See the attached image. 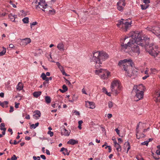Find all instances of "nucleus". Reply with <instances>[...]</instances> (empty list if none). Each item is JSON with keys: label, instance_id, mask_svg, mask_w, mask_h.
<instances>
[{"label": "nucleus", "instance_id": "09e8293b", "mask_svg": "<svg viewBox=\"0 0 160 160\" xmlns=\"http://www.w3.org/2000/svg\"><path fill=\"white\" fill-rule=\"evenodd\" d=\"M143 2L144 3L149 4L150 3V0H143Z\"/></svg>", "mask_w": 160, "mask_h": 160}, {"label": "nucleus", "instance_id": "a211bd4d", "mask_svg": "<svg viewBox=\"0 0 160 160\" xmlns=\"http://www.w3.org/2000/svg\"><path fill=\"white\" fill-rule=\"evenodd\" d=\"M102 73H103V75L101 76V78L102 79H104L107 78L110 76V72L106 69L105 71H104V72H102Z\"/></svg>", "mask_w": 160, "mask_h": 160}, {"label": "nucleus", "instance_id": "1a4fd4ad", "mask_svg": "<svg viewBox=\"0 0 160 160\" xmlns=\"http://www.w3.org/2000/svg\"><path fill=\"white\" fill-rule=\"evenodd\" d=\"M146 50L150 54L154 57H157L159 53L158 51L154 50L151 46H149L148 48H147Z\"/></svg>", "mask_w": 160, "mask_h": 160}, {"label": "nucleus", "instance_id": "ea45409f", "mask_svg": "<svg viewBox=\"0 0 160 160\" xmlns=\"http://www.w3.org/2000/svg\"><path fill=\"white\" fill-rule=\"evenodd\" d=\"M48 13L49 14H54L55 13V11L54 9H52V10H49L48 11Z\"/></svg>", "mask_w": 160, "mask_h": 160}, {"label": "nucleus", "instance_id": "f03ea898", "mask_svg": "<svg viewBox=\"0 0 160 160\" xmlns=\"http://www.w3.org/2000/svg\"><path fill=\"white\" fill-rule=\"evenodd\" d=\"M92 55L93 57L91 60L95 63V68H98L101 67L102 62L109 58V55L103 51H94L93 52Z\"/></svg>", "mask_w": 160, "mask_h": 160}, {"label": "nucleus", "instance_id": "b1692460", "mask_svg": "<svg viewBox=\"0 0 160 160\" xmlns=\"http://www.w3.org/2000/svg\"><path fill=\"white\" fill-rule=\"evenodd\" d=\"M154 100L156 102L160 101V92H157L154 95Z\"/></svg>", "mask_w": 160, "mask_h": 160}, {"label": "nucleus", "instance_id": "39448f33", "mask_svg": "<svg viewBox=\"0 0 160 160\" xmlns=\"http://www.w3.org/2000/svg\"><path fill=\"white\" fill-rule=\"evenodd\" d=\"M148 30L152 32L160 39V25L147 28Z\"/></svg>", "mask_w": 160, "mask_h": 160}, {"label": "nucleus", "instance_id": "f704fd0d", "mask_svg": "<svg viewBox=\"0 0 160 160\" xmlns=\"http://www.w3.org/2000/svg\"><path fill=\"white\" fill-rule=\"evenodd\" d=\"M141 8L142 10H145L149 6V4L144 3V4L141 5Z\"/></svg>", "mask_w": 160, "mask_h": 160}, {"label": "nucleus", "instance_id": "cd10ccee", "mask_svg": "<svg viewBox=\"0 0 160 160\" xmlns=\"http://www.w3.org/2000/svg\"><path fill=\"white\" fill-rule=\"evenodd\" d=\"M0 129L1 130L3 131L2 132H3V133L4 134V133H5L6 131V129L5 128V124L3 123H1L0 124Z\"/></svg>", "mask_w": 160, "mask_h": 160}, {"label": "nucleus", "instance_id": "0eeeda50", "mask_svg": "<svg viewBox=\"0 0 160 160\" xmlns=\"http://www.w3.org/2000/svg\"><path fill=\"white\" fill-rule=\"evenodd\" d=\"M132 93L135 94V100L138 101L143 98L144 93L143 91H134L132 90Z\"/></svg>", "mask_w": 160, "mask_h": 160}, {"label": "nucleus", "instance_id": "49530a36", "mask_svg": "<svg viewBox=\"0 0 160 160\" xmlns=\"http://www.w3.org/2000/svg\"><path fill=\"white\" fill-rule=\"evenodd\" d=\"M148 144V141H144V142H143L141 143V144L142 145H146V146H147Z\"/></svg>", "mask_w": 160, "mask_h": 160}, {"label": "nucleus", "instance_id": "58836bf2", "mask_svg": "<svg viewBox=\"0 0 160 160\" xmlns=\"http://www.w3.org/2000/svg\"><path fill=\"white\" fill-rule=\"evenodd\" d=\"M39 125V123L37 122L35 124H32L30 126V128H36L37 127H38Z\"/></svg>", "mask_w": 160, "mask_h": 160}, {"label": "nucleus", "instance_id": "e2e57ef3", "mask_svg": "<svg viewBox=\"0 0 160 160\" xmlns=\"http://www.w3.org/2000/svg\"><path fill=\"white\" fill-rule=\"evenodd\" d=\"M156 153L158 155H160V150H157L156 152Z\"/></svg>", "mask_w": 160, "mask_h": 160}, {"label": "nucleus", "instance_id": "72a5a7b5", "mask_svg": "<svg viewBox=\"0 0 160 160\" xmlns=\"http://www.w3.org/2000/svg\"><path fill=\"white\" fill-rule=\"evenodd\" d=\"M151 73L153 74H155L157 73L158 72V70L154 68H151L150 69Z\"/></svg>", "mask_w": 160, "mask_h": 160}, {"label": "nucleus", "instance_id": "3c124183", "mask_svg": "<svg viewBox=\"0 0 160 160\" xmlns=\"http://www.w3.org/2000/svg\"><path fill=\"white\" fill-rule=\"evenodd\" d=\"M9 3L11 5H12V7L13 8H16V7H17L16 6L15 4H13V2L12 1H10L9 2Z\"/></svg>", "mask_w": 160, "mask_h": 160}, {"label": "nucleus", "instance_id": "aec40b11", "mask_svg": "<svg viewBox=\"0 0 160 160\" xmlns=\"http://www.w3.org/2000/svg\"><path fill=\"white\" fill-rule=\"evenodd\" d=\"M97 69L95 71V73L96 75H99L100 78H101V76L102 75H103V73H102V72H103L104 71H105L106 69H98V68H96Z\"/></svg>", "mask_w": 160, "mask_h": 160}, {"label": "nucleus", "instance_id": "a19ab883", "mask_svg": "<svg viewBox=\"0 0 160 160\" xmlns=\"http://www.w3.org/2000/svg\"><path fill=\"white\" fill-rule=\"evenodd\" d=\"M38 24V22H34L32 23H30V28L32 29L33 26L37 25Z\"/></svg>", "mask_w": 160, "mask_h": 160}, {"label": "nucleus", "instance_id": "20e7f679", "mask_svg": "<svg viewBox=\"0 0 160 160\" xmlns=\"http://www.w3.org/2000/svg\"><path fill=\"white\" fill-rule=\"evenodd\" d=\"M132 64L133 62L131 59H124L120 60L118 63V65L120 66H122L124 70L126 72L129 69L132 68Z\"/></svg>", "mask_w": 160, "mask_h": 160}, {"label": "nucleus", "instance_id": "4d7b16f0", "mask_svg": "<svg viewBox=\"0 0 160 160\" xmlns=\"http://www.w3.org/2000/svg\"><path fill=\"white\" fill-rule=\"evenodd\" d=\"M107 117H108V118L109 119V118H111L112 117V114H111L108 113V114Z\"/></svg>", "mask_w": 160, "mask_h": 160}, {"label": "nucleus", "instance_id": "423d86ee", "mask_svg": "<svg viewBox=\"0 0 160 160\" xmlns=\"http://www.w3.org/2000/svg\"><path fill=\"white\" fill-rule=\"evenodd\" d=\"M32 5L35 4V7L36 8H38L41 9L42 10L45 12L44 10H43L42 8H45L47 6V4L46 3L45 1L43 0H40L39 2L37 1L35 2H33L32 3Z\"/></svg>", "mask_w": 160, "mask_h": 160}, {"label": "nucleus", "instance_id": "f257e3e1", "mask_svg": "<svg viewBox=\"0 0 160 160\" xmlns=\"http://www.w3.org/2000/svg\"><path fill=\"white\" fill-rule=\"evenodd\" d=\"M142 33L138 31H132L129 34V38L131 37L127 44H121V50L122 52H128L132 56H137L140 52L138 45L145 46L148 45L149 38L147 36L141 37Z\"/></svg>", "mask_w": 160, "mask_h": 160}, {"label": "nucleus", "instance_id": "774afa93", "mask_svg": "<svg viewBox=\"0 0 160 160\" xmlns=\"http://www.w3.org/2000/svg\"><path fill=\"white\" fill-rule=\"evenodd\" d=\"M25 139L27 140H29L31 139V138L29 137L26 136L25 138Z\"/></svg>", "mask_w": 160, "mask_h": 160}, {"label": "nucleus", "instance_id": "7c9ffc66", "mask_svg": "<svg viewBox=\"0 0 160 160\" xmlns=\"http://www.w3.org/2000/svg\"><path fill=\"white\" fill-rule=\"evenodd\" d=\"M41 92L40 91L35 92L33 93V95L34 97L37 98L41 95Z\"/></svg>", "mask_w": 160, "mask_h": 160}, {"label": "nucleus", "instance_id": "69168bd1", "mask_svg": "<svg viewBox=\"0 0 160 160\" xmlns=\"http://www.w3.org/2000/svg\"><path fill=\"white\" fill-rule=\"evenodd\" d=\"M46 153H47V155H50V152L48 150L46 149Z\"/></svg>", "mask_w": 160, "mask_h": 160}, {"label": "nucleus", "instance_id": "de8ad7c7", "mask_svg": "<svg viewBox=\"0 0 160 160\" xmlns=\"http://www.w3.org/2000/svg\"><path fill=\"white\" fill-rule=\"evenodd\" d=\"M146 70L144 71V74H146V75H149V72H148V68H146Z\"/></svg>", "mask_w": 160, "mask_h": 160}, {"label": "nucleus", "instance_id": "9d476101", "mask_svg": "<svg viewBox=\"0 0 160 160\" xmlns=\"http://www.w3.org/2000/svg\"><path fill=\"white\" fill-rule=\"evenodd\" d=\"M132 67L130 69H129L127 71L125 72V75L129 77H131L132 76L137 75L138 73L137 71L135 69L132 70Z\"/></svg>", "mask_w": 160, "mask_h": 160}, {"label": "nucleus", "instance_id": "c03bdc74", "mask_svg": "<svg viewBox=\"0 0 160 160\" xmlns=\"http://www.w3.org/2000/svg\"><path fill=\"white\" fill-rule=\"evenodd\" d=\"M65 80H66V84L69 85L70 87H71L72 86L71 82H70V81L68 80L67 79H65Z\"/></svg>", "mask_w": 160, "mask_h": 160}, {"label": "nucleus", "instance_id": "c9c22d12", "mask_svg": "<svg viewBox=\"0 0 160 160\" xmlns=\"http://www.w3.org/2000/svg\"><path fill=\"white\" fill-rule=\"evenodd\" d=\"M8 102L7 101H5L3 102H2L1 106L3 108H7L8 107Z\"/></svg>", "mask_w": 160, "mask_h": 160}, {"label": "nucleus", "instance_id": "c85d7f7f", "mask_svg": "<svg viewBox=\"0 0 160 160\" xmlns=\"http://www.w3.org/2000/svg\"><path fill=\"white\" fill-rule=\"evenodd\" d=\"M16 16L15 15H13L12 14H10L8 15L9 18L10 19L11 21L13 22H15V19L16 18Z\"/></svg>", "mask_w": 160, "mask_h": 160}, {"label": "nucleus", "instance_id": "79ce46f5", "mask_svg": "<svg viewBox=\"0 0 160 160\" xmlns=\"http://www.w3.org/2000/svg\"><path fill=\"white\" fill-rule=\"evenodd\" d=\"M108 106L109 108H111L113 106V103L111 101H109L108 102Z\"/></svg>", "mask_w": 160, "mask_h": 160}, {"label": "nucleus", "instance_id": "6e6552de", "mask_svg": "<svg viewBox=\"0 0 160 160\" xmlns=\"http://www.w3.org/2000/svg\"><path fill=\"white\" fill-rule=\"evenodd\" d=\"M125 5V0H119L117 3L118 9L120 11H122Z\"/></svg>", "mask_w": 160, "mask_h": 160}, {"label": "nucleus", "instance_id": "e433bc0d", "mask_svg": "<svg viewBox=\"0 0 160 160\" xmlns=\"http://www.w3.org/2000/svg\"><path fill=\"white\" fill-rule=\"evenodd\" d=\"M3 50L0 52V56H2L5 55L6 52V48L4 47H2Z\"/></svg>", "mask_w": 160, "mask_h": 160}, {"label": "nucleus", "instance_id": "bf43d9fd", "mask_svg": "<svg viewBox=\"0 0 160 160\" xmlns=\"http://www.w3.org/2000/svg\"><path fill=\"white\" fill-rule=\"evenodd\" d=\"M19 103H15V107L16 108H18L19 107Z\"/></svg>", "mask_w": 160, "mask_h": 160}, {"label": "nucleus", "instance_id": "8fccbe9b", "mask_svg": "<svg viewBox=\"0 0 160 160\" xmlns=\"http://www.w3.org/2000/svg\"><path fill=\"white\" fill-rule=\"evenodd\" d=\"M11 158L12 160H16L17 159V158L15 155H13Z\"/></svg>", "mask_w": 160, "mask_h": 160}, {"label": "nucleus", "instance_id": "13d9d810", "mask_svg": "<svg viewBox=\"0 0 160 160\" xmlns=\"http://www.w3.org/2000/svg\"><path fill=\"white\" fill-rule=\"evenodd\" d=\"M149 75H146L145 76H144V77H143L142 78V79L143 80H145L146 78H147L148 77H149Z\"/></svg>", "mask_w": 160, "mask_h": 160}, {"label": "nucleus", "instance_id": "7ed1b4c3", "mask_svg": "<svg viewBox=\"0 0 160 160\" xmlns=\"http://www.w3.org/2000/svg\"><path fill=\"white\" fill-rule=\"evenodd\" d=\"M117 27L122 31L126 32L127 31L128 28L131 27L132 21L130 19L125 20L121 19V20L117 21Z\"/></svg>", "mask_w": 160, "mask_h": 160}, {"label": "nucleus", "instance_id": "393cba45", "mask_svg": "<svg viewBox=\"0 0 160 160\" xmlns=\"http://www.w3.org/2000/svg\"><path fill=\"white\" fill-rule=\"evenodd\" d=\"M60 152H62V153L64 155H68L69 154V152H68V150L67 148H61Z\"/></svg>", "mask_w": 160, "mask_h": 160}, {"label": "nucleus", "instance_id": "6ab92c4d", "mask_svg": "<svg viewBox=\"0 0 160 160\" xmlns=\"http://www.w3.org/2000/svg\"><path fill=\"white\" fill-rule=\"evenodd\" d=\"M86 106L88 108L91 109H93L95 108V104L93 102L87 101L85 102Z\"/></svg>", "mask_w": 160, "mask_h": 160}, {"label": "nucleus", "instance_id": "680f3d73", "mask_svg": "<svg viewBox=\"0 0 160 160\" xmlns=\"http://www.w3.org/2000/svg\"><path fill=\"white\" fill-rule=\"evenodd\" d=\"M8 132H11V135L12 134L13 132L12 129L9 128L8 129Z\"/></svg>", "mask_w": 160, "mask_h": 160}, {"label": "nucleus", "instance_id": "bb28decb", "mask_svg": "<svg viewBox=\"0 0 160 160\" xmlns=\"http://www.w3.org/2000/svg\"><path fill=\"white\" fill-rule=\"evenodd\" d=\"M78 142V141L74 139H70L68 142L67 143L69 144H71L72 145H75L77 144Z\"/></svg>", "mask_w": 160, "mask_h": 160}, {"label": "nucleus", "instance_id": "dca6fc26", "mask_svg": "<svg viewBox=\"0 0 160 160\" xmlns=\"http://www.w3.org/2000/svg\"><path fill=\"white\" fill-rule=\"evenodd\" d=\"M141 124H142V128H143L145 127L146 125V123H142L141 122H139L137 124L136 128V138L138 139H139L141 137H140L138 136V134L139 133V130H138V128L139 127V125Z\"/></svg>", "mask_w": 160, "mask_h": 160}, {"label": "nucleus", "instance_id": "a18cd8bd", "mask_svg": "<svg viewBox=\"0 0 160 160\" xmlns=\"http://www.w3.org/2000/svg\"><path fill=\"white\" fill-rule=\"evenodd\" d=\"M47 133L48 134L50 135L51 137H52L53 135V132L51 131H48Z\"/></svg>", "mask_w": 160, "mask_h": 160}, {"label": "nucleus", "instance_id": "338daca9", "mask_svg": "<svg viewBox=\"0 0 160 160\" xmlns=\"http://www.w3.org/2000/svg\"><path fill=\"white\" fill-rule=\"evenodd\" d=\"M108 152H110L112 151V148L110 146H109L108 147Z\"/></svg>", "mask_w": 160, "mask_h": 160}, {"label": "nucleus", "instance_id": "9b49d317", "mask_svg": "<svg viewBox=\"0 0 160 160\" xmlns=\"http://www.w3.org/2000/svg\"><path fill=\"white\" fill-rule=\"evenodd\" d=\"M120 144L121 143L120 142L118 143L116 140H115L114 141V146L116 148L117 152H118V156L120 155V154L118 152H121L122 150V147L120 145Z\"/></svg>", "mask_w": 160, "mask_h": 160}, {"label": "nucleus", "instance_id": "473e14b6", "mask_svg": "<svg viewBox=\"0 0 160 160\" xmlns=\"http://www.w3.org/2000/svg\"><path fill=\"white\" fill-rule=\"evenodd\" d=\"M45 101L46 103L47 104L50 103L51 102V99L49 96H45Z\"/></svg>", "mask_w": 160, "mask_h": 160}, {"label": "nucleus", "instance_id": "4c0bfd02", "mask_svg": "<svg viewBox=\"0 0 160 160\" xmlns=\"http://www.w3.org/2000/svg\"><path fill=\"white\" fill-rule=\"evenodd\" d=\"M22 21L24 23L28 24L29 23V18L27 17L24 18L22 19Z\"/></svg>", "mask_w": 160, "mask_h": 160}, {"label": "nucleus", "instance_id": "6e6d98bb", "mask_svg": "<svg viewBox=\"0 0 160 160\" xmlns=\"http://www.w3.org/2000/svg\"><path fill=\"white\" fill-rule=\"evenodd\" d=\"M13 107L12 106H10V110H9V112H13Z\"/></svg>", "mask_w": 160, "mask_h": 160}, {"label": "nucleus", "instance_id": "603ef678", "mask_svg": "<svg viewBox=\"0 0 160 160\" xmlns=\"http://www.w3.org/2000/svg\"><path fill=\"white\" fill-rule=\"evenodd\" d=\"M115 131L116 132L117 134L119 135V136H120V135H119L120 134V131L118 129V128H116L115 129Z\"/></svg>", "mask_w": 160, "mask_h": 160}, {"label": "nucleus", "instance_id": "37998d69", "mask_svg": "<svg viewBox=\"0 0 160 160\" xmlns=\"http://www.w3.org/2000/svg\"><path fill=\"white\" fill-rule=\"evenodd\" d=\"M41 77L42 78L43 80H45L46 78L47 77L46 75L44 73H42L41 75Z\"/></svg>", "mask_w": 160, "mask_h": 160}, {"label": "nucleus", "instance_id": "f8f14e48", "mask_svg": "<svg viewBox=\"0 0 160 160\" xmlns=\"http://www.w3.org/2000/svg\"><path fill=\"white\" fill-rule=\"evenodd\" d=\"M145 89V88L143 85L140 84L138 85H134L132 90L134 91H143Z\"/></svg>", "mask_w": 160, "mask_h": 160}, {"label": "nucleus", "instance_id": "0e129e2a", "mask_svg": "<svg viewBox=\"0 0 160 160\" xmlns=\"http://www.w3.org/2000/svg\"><path fill=\"white\" fill-rule=\"evenodd\" d=\"M82 92L83 93L85 94L86 95L87 94V93H86V92L84 88H83L82 89Z\"/></svg>", "mask_w": 160, "mask_h": 160}, {"label": "nucleus", "instance_id": "412c9836", "mask_svg": "<svg viewBox=\"0 0 160 160\" xmlns=\"http://www.w3.org/2000/svg\"><path fill=\"white\" fill-rule=\"evenodd\" d=\"M34 113L35 114L33 116V118L35 119H38L41 116L40 112L39 110H37L34 111Z\"/></svg>", "mask_w": 160, "mask_h": 160}, {"label": "nucleus", "instance_id": "2eb2a0df", "mask_svg": "<svg viewBox=\"0 0 160 160\" xmlns=\"http://www.w3.org/2000/svg\"><path fill=\"white\" fill-rule=\"evenodd\" d=\"M57 48L58 50L61 51H63L67 49V48L65 46L64 44L62 42H60L58 44Z\"/></svg>", "mask_w": 160, "mask_h": 160}, {"label": "nucleus", "instance_id": "4468645a", "mask_svg": "<svg viewBox=\"0 0 160 160\" xmlns=\"http://www.w3.org/2000/svg\"><path fill=\"white\" fill-rule=\"evenodd\" d=\"M121 86H118L116 88H111V91L115 95H117L119 93L121 90Z\"/></svg>", "mask_w": 160, "mask_h": 160}, {"label": "nucleus", "instance_id": "4be33fe9", "mask_svg": "<svg viewBox=\"0 0 160 160\" xmlns=\"http://www.w3.org/2000/svg\"><path fill=\"white\" fill-rule=\"evenodd\" d=\"M130 148L131 147L129 142H125L123 146V148L124 149V151H125L126 149H127L126 153H128V151L130 149Z\"/></svg>", "mask_w": 160, "mask_h": 160}, {"label": "nucleus", "instance_id": "5701e85b", "mask_svg": "<svg viewBox=\"0 0 160 160\" xmlns=\"http://www.w3.org/2000/svg\"><path fill=\"white\" fill-rule=\"evenodd\" d=\"M61 133L62 135H63L65 136H69L70 133V132L67 130L64 127L61 130Z\"/></svg>", "mask_w": 160, "mask_h": 160}, {"label": "nucleus", "instance_id": "a878e982", "mask_svg": "<svg viewBox=\"0 0 160 160\" xmlns=\"http://www.w3.org/2000/svg\"><path fill=\"white\" fill-rule=\"evenodd\" d=\"M23 88V85L21 82H19L17 85L16 89L18 91H21Z\"/></svg>", "mask_w": 160, "mask_h": 160}, {"label": "nucleus", "instance_id": "f3484780", "mask_svg": "<svg viewBox=\"0 0 160 160\" xmlns=\"http://www.w3.org/2000/svg\"><path fill=\"white\" fill-rule=\"evenodd\" d=\"M120 86H121L120 82L118 80H115L111 83V88L114 87L116 88V87Z\"/></svg>", "mask_w": 160, "mask_h": 160}, {"label": "nucleus", "instance_id": "c756f323", "mask_svg": "<svg viewBox=\"0 0 160 160\" xmlns=\"http://www.w3.org/2000/svg\"><path fill=\"white\" fill-rule=\"evenodd\" d=\"M60 69V71L62 72V74L63 75H65L66 76H68V75L65 72L63 67L61 65V66L58 68Z\"/></svg>", "mask_w": 160, "mask_h": 160}, {"label": "nucleus", "instance_id": "2f4dec72", "mask_svg": "<svg viewBox=\"0 0 160 160\" xmlns=\"http://www.w3.org/2000/svg\"><path fill=\"white\" fill-rule=\"evenodd\" d=\"M62 89H60L59 90L62 93H64L68 90V88L65 85H63L62 87Z\"/></svg>", "mask_w": 160, "mask_h": 160}, {"label": "nucleus", "instance_id": "5fc2aeb1", "mask_svg": "<svg viewBox=\"0 0 160 160\" xmlns=\"http://www.w3.org/2000/svg\"><path fill=\"white\" fill-rule=\"evenodd\" d=\"M102 91L103 92L105 93H106V92H107L106 88L104 87H103L102 88Z\"/></svg>", "mask_w": 160, "mask_h": 160}, {"label": "nucleus", "instance_id": "864d4df0", "mask_svg": "<svg viewBox=\"0 0 160 160\" xmlns=\"http://www.w3.org/2000/svg\"><path fill=\"white\" fill-rule=\"evenodd\" d=\"M40 157L43 160H45L46 159V158L44 155H40Z\"/></svg>", "mask_w": 160, "mask_h": 160}, {"label": "nucleus", "instance_id": "052dcab7", "mask_svg": "<svg viewBox=\"0 0 160 160\" xmlns=\"http://www.w3.org/2000/svg\"><path fill=\"white\" fill-rule=\"evenodd\" d=\"M75 99H74V96H73V97L72 98V99L71 100L69 99V101L70 102H73L75 100Z\"/></svg>", "mask_w": 160, "mask_h": 160}, {"label": "nucleus", "instance_id": "ddd939ff", "mask_svg": "<svg viewBox=\"0 0 160 160\" xmlns=\"http://www.w3.org/2000/svg\"><path fill=\"white\" fill-rule=\"evenodd\" d=\"M31 42V39L30 38H27L22 39L20 44L22 46H25L30 43Z\"/></svg>", "mask_w": 160, "mask_h": 160}]
</instances>
